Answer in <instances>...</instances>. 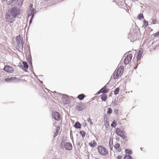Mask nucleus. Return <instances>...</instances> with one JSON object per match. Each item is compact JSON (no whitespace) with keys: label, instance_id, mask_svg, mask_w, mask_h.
Masks as SVG:
<instances>
[{"label":"nucleus","instance_id":"nucleus-1","mask_svg":"<svg viewBox=\"0 0 159 159\" xmlns=\"http://www.w3.org/2000/svg\"><path fill=\"white\" fill-rule=\"evenodd\" d=\"M141 34L139 31L135 30L133 32L129 35L130 39L133 41H134L139 39L140 37Z\"/></svg>","mask_w":159,"mask_h":159},{"label":"nucleus","instance_id":"nucleus-2","mask_svg":"<svg viewBox=\"0 0 159 159\" xmlns=\"http://www.w3.org/2000/svg\"><path fill=\"white\" fill-rule=\"evenodd\" d=\"M8 11L16 18L18 15H19L20 13V9L16 7H13L10 9Z\"/></svg>","mask_w":159,"mask_h":159},{"label":"nucleus","instance_id":"nucleus-3","mask_svg":"<svg viewBox=\"0 0 159 159\" xmlns=\"http://www.w3.org/2000/svg\"><path fill=\"white\" fill-rule=\"evenodd\" d=\"M5 18L6 21L9 24L15 21L16 18L14 17L8 11L7 12L5 16Z\"/></svg>","mask_w":159,"mask_h":159},{"label":"nucleus","instance_id":"nucleus-4","mask_svg":"<svg viewBox=\"0 0 159 159\" xmlns=\"http://www.w3.org/2000/svg\"><path fill=\"white\" fill-rule=\"evenodd\" d=\"M98 152L103 156H106L108 154L107 150L103 146L99 145L97 148Z\"/></svg>","mask_w":159,"mask_h":159},{"label":"nucleus","instance_id":"nucleus-5","mask_svg":"<svg viewBox=\"0 0 159 159\" xmlns=\"http://www.w3.org/2000/svg\"><path fill=\"white\" fill-rule=\"evenodd\" d=\"M116 133L117 135L120 136L124 139H125L127 138V136L125 134V131L121 130L119 128H117L116 129Z\"/></svg>","mask_w":159,"mask_h":159},{"label":"nucleus","instance_id":"nucleus-6","mask_svg":"<svg viewBox=\"0 0 159 159\" xmlns=\"http://www.w3.org/2000/svg\"><path fill=\"white\" fill-rule=\"evenodd\" d=\"M125 58L124 61V62L125 64H128L131 61L132 56L131 54H127L125 55Z\"/></svg>","mask_w":159,"mask_h":159},{"label":"nucleus","instance_id":"nucleus-7","mask_svg":"<svg viewBox=\"0 0 159 159\" xmlns=\"http://www.w3.org/2000/svg\"><path fill=\"white\" fill-rule=\"evenodd\" d=\"M143 50L142 48H140L138 52V53L137 56V63L139 64V62L141 60V58L142 56L143 53Z\"/></svg>","mask_w":159,"mask_h":159},{"label":"nucleus","instance_id":"nucleus-8","mask_svg":"<svg viewBox=\"0 0 159 159\" xmlns=\"http://www.w3.org/2000/svg\"><path fill=\"white\" fill-rule=\"evenodd\" d=\"M3 70L5 71L10 73H13L14 71V69L12 67L7 65L4 66Z\"/></svg>","mask_w":159,"mask_h":159},{"label":"nucleus","instance_id":"nucleus-9","mask_svg":"<svg viewBox=\"0 0 159 159\" xmlns=\"http://www.w3.org/2000/svg\"><path fill=\"white\" fill-rule=\"evenodd\" d=\"M52 117L55 120L59 121L60 119V114L57 112L54 111L52 113Z\"/></svg>","mask_w":159,"mask_h":159},{"label":"nucleus","instance_id":"nucleus-10","mask_svg":"<svg viewBox=\"0 0 159 159\" xmlns=\"http://www.w3.org/2000/svg\"><path fill=\"white\" fill-rule=\"evenodd\" d=\"M33 4H31L29 8V13L28 14V16L32 15V17H33L34 16V11L33 9Z\"/></svg>","mask_w":159,"mask_h":159},{"label":"nucleus","instance_id":"nucleus-11","mask_svg":"<svg viewBox=\"0 0 159 159\" xmlns=\"http://www.w3.org/2000/svg\"><path fill=\"white\" fill-rule=\"evenodd\" d=\"M124 71V68L123 66H120L115 71L117 73H118L119 75L121 76L123 73Z\"/></svg>","mask_w":159,"mask_h":159},{"label":"nucleus","instance_id":"nucleus-12","mask_svg":"<svg viewBox=\"0 0 159 159\" xmlns=\"http://www.w3.org/2000/svg\"><path fill=\"white\" fill-rule=\"evenodd\" d=\"M64 147L66 150H71L72 148L71 144L68 142H66L65 143Z\"/></svg>","mask_w":159,"mask_h":159},{"label":"nucleus","instance_id":"nucleus-13","mask_svg":"<svg viewBox=\"0 0 159 159\" xmlns=\"http://www.w3.org/2000/svg\"><path fill=\"white\" fill-rule=\"evenodd\" d=\"M109 89L107 88L106 85H105L100 89V91L103 93H106L108 92Z\"/></svg>","mask_w":159,"mask_h":159},{"label":"nucleus","instance_id":"nucleus-14","mask_svg":"<svg viewBox=\"0 0 159 159\" xmlns=\"http://www.w3.org/2000/svg\"><path fill=\"white\" fill-rule=\"evenodd\" d=\"M114 147L116 149V151H117L119 152H120L121 151V149L120 147V145L118 143H117L114 145Z\"/></svg>","mask_w":159,"mask_h":159},{"label":"nucleus","instance_id":"nucleus-15","mask_svg":"<svg viewBox=\"0 0 159 159\" xmlns=\"http://www.w3.org/2000/svg\"><path fill=\"white\" fill-rule=\"evenodd\" d=\"M75 108L76 110L78 111H81L84 109V106L81 104H79L76 106Z\"/></svg>","mask_w":159,"mask_h":159},{"label":"nucleus","instance_id":"nucleus-16","mask_svg":"<svg viewBox=\"0 0 159 159\" xmlns=\"http://www.w3.org/2000/svg\"><path fill=\"white\" fill-rule=\"evenodd\" d=\"M16 79L15 77H7L5 79V81L7 82H9Z\"/></svg>","mask_w":159,"mask_h":159},{"label":"nucleus","instance_id":"nucleus-17","mask_svg":"<svg viewBox=\"0 0 159 159\" xmlns=\"http://www.w3.org/2000/svg\"><path fill=\"white\" fill-rule=\"evenodd\" d=\"M120 76V75H119L118 74V73H117V72H116L115 71L113 74L112 77L113 79H116Z\"/></svg>","mask_w":159,"mask_h":159},{"label":"nucleus","instance_id":"nucleus-18","mask_svg":"<svg viewBox=\"0 0 159 159\" xmlns=\"http://www.w3.org/2000/svg\"><path fill=\"white\" fill-rule=\"evenodd\" d=\"M100 96L101 99L102 101H105L106 100L107 98V95L105 94H102Z\"/></svg>","mask_w":159,"mask_h":159},{"label":"nucleus","instance_id":"nucleus-19","mask_svg":"<svg viewBox=\"0 0 159 159\" xmlns=\"http://www.w3.org/2000/svg\"><path fill=\"white\" fill-rule=\"evenodd\" d=\"M89 145L92 147H95L97 145V143L94 140L89 143Z\"/></svg>","mask_w":159,"mask_h":159},{"label":"nucleus","instance_id":"nucleus-20","mask_svg":"<svg viewBox=\"0 0 159 159\" xmlns=\"http://www.w3.org/2000/svg\"><path fill=\"white\" fill-rule=\"evenodd\" d=\"M85 96L84 94H81L78 95L77 98L80 100H82L84 99Z\"/></svg>","mask_w":159,"mask_h":159},{"label":"nucleus","instance_id":"nucleus-21","mask_svg":"<svg viewBox=\"0 0 159 159\" xmlns=\"http://www.w3.org/2000/svg\"><path fill=\"white\" fill-rule=\"evenodd\" d=\"M60 130V127L59 126H57L56 128V131L55 133V134L54 135V137H55L58 134V133L59 132Z\"/></svg>","mask_w":159,"mask_h":159},{"label":"nucleus","instance_id":"nucleus-22","mask_svg":"<svg viewBox=\"0 0 159 159\" xmlns=\"http://www.w3.org/2000/svg\"><path fill=\"white\" fill-rule=\"evenodd\" d=\"M74 127L75 128H80L81 127V125L79 122H76L74 125Z\"/></svg>","mask_w":159,"mask_h":159},{"label":"nucleus","instance_id":"nucleus-23","mask_svg":"<svg viewBox=\"0 0 159 159\" xmlns=\"http://www.w3.org/2000/svg\"><path fill=\"white\" fill-rule=\"evenodd\" d=\"M23 63L24 65V67L25 69H28V66L27 64V63L25 61L23 62Z\"/></svg>","mask_w":159,"mask_h":159},{"label":"nucleus","instance_id":"nucleus-24","mask_svg":"<svg viewBox=\"0 0 159 159\" xmlns=\"http://www.w3.org/2000/svg\"><path fill=\"white\" fill-rule=\"evenodd\" d=\"M119 91H120V89L119 87L115 89V90L114 93V95H116L117 94H118L119 92Z\"/></svg>","mask_w":159,"mask_h":159},{"label":"nucleus","instance_id":"nucleus-25","mask_svg":"<svg viewBox=\"0 0 159 159\" xmlns=\"http://www.w3.org/2000/svg\"><path fill=\"white\" fill-rule=\"evenodd\" d=\"M124 159H132V157L130 155H126L125 156Z\"/></svg>","mask_w":159,"mask_h":159},{"label":"nucleus","instance_id":"nucleus-26","mask_svg":"<svg viewBox=\"0 0 159 159\" xmlns=\"http://www.w3.org/2000/svg\"><path fill=\"white\" fill-rule=\"evenodd\" d=\"M116 125V122L115 120H114L111 124V126L113 127H115Z\"/></svg>","mask_w":159,"mask_h":159},{"label":"nucleus","instance_id":"nucleus-27","mask_svg":"<svg viewBox=\"0 0 159 159\" xmlns=\"http://www.w3.org/2000/svg\"><path fill=\"white\" fill-rule=\"evenodd\" d=\"M143 18V14H140L138 17V19L139 20H141Z\"/></svg>","mask_w":159,"mask_h":159},{"label":"nucleus","instance_id":"nucleus-28","mask_svg":"<svg viewBox=\"0 0 159 159\" xmlns=\"http://www.w3.org/2000/svg\"><path fill=\"white\" fill-rule=\"evenodd\" d=\"M80 134H81L83 138L85 136V132L83 130H81L80 131Z\"/></svg>","mask_w":159,"mask_h":159},{"label":"nucleus","instance_id":"nucleus-29","mask_svg":"<svg viewBox=\"0 0 159 159\" xmlns=\"http://www.w3.org/2000/svg\"><path fill=\"white\" fill-rule=\"evenodd\" d=\"M115 157L116 159H122L123 158V157L122 155H119Z\"/></svg>","mask_w":159,"mask_h":159},{"label":"nucleus","instance_id":"nucleus-30","mask_svg":"<svg viewBox=\"0 0 159 159\" xmlns=\"http://www.w3.org/2000/svg\"><path fill=\"white\" fill-rule=\"evenodd\" d=\"M112 110L110 108H108V111H107V113L108 114H111L112 113Z\"/></svg>","mask_w":159,"mask_h":159},{"label":"nucleus","instance_id":"nucleus-31","mask_svg":"<svg viewBox=\"0 0 159 159\" xmlns=\"http://www.w3.org/2000/svg\"><path fill=\"white\" fill-rule=\"evenodd\" d=\"M125 151L126 153H128L129 154H131L132 153V152L131 150L126 149Z\"/></svg>","mask_w":159,"mask_h":159},{"label":"nucleus","instance_id":"nucleus-32","mask_svg":"<svg viewBox=\"0 0 159 159\" xmlns=\"http://www.w3.org/2000/svg\"><path fill=\"white\" fill-rule=\"evenodd\" d=\"M153 35L154 37H157L158 36H159V31L158 32H157L156 33L154 34H153Z\"/></svg>","mask_w":159,"mask_h":159},{"label":"nucleus","instance_id":"nucleus-33","mask_svg":"<svg viewBox=\"0 0 159 159\" xmlns=\"http://www.w3.org/2000/svg\"><path fill=\"white\" fill-rule=\"evenodd\" d=\"M152 22L153 24H156L157 23V21L156 19H152Z\"/></svg>","mask_w":159,"mask_h":159},{"label":"nucleus","instance_id":"nucleus-34","mask_svg":"<svg viewBox=\"0 0 159 159\" xmlns=\"http://www.w3.org/2000/svg\"><path fill=\"white\" fill-rule=\"evenodd\" d=\"M18 1H20V3H18V5H19L21 6L23 4V0H18Z\"/></svg>","mask_w":159,"mask_h":159},{"label":"nucleus","instance_id":"nucleus-35","mask_svg":"<svg viewBox=\"0 0 159 159\" xmlns=\"http://www.w3.org/2000/svg\"><path fill=\"white\" fill-rule=\"evenodd\" d=\"M144 25L146 26H147L148 25V23L146 21H144Z\"/></svg>","mask_w":159,"mask_h":159},{"label":"nucleus","instance_id":"nucleus-36","mask_svg":"<svg viewBox=\"0 0 159 159\" xmlns=\"http://www.w3.org/2000/svg\"><path fill=\"white\" fill-rule=\"evenodd\" d=\"M88 121L89 122L90 124H93V123L92 122L90 118H89L88 119Z\"/></svg>","mask_w":159,"mask_h":159},{"label":"nucleus","instance_id":"nucleus-37","mask_svg":"<svg viewBox=\"0 0 159 159\" xmlns=\"http://www.w3.org/2000/svg\"><path fill=\"white\" fill-rule=\"evenodd\" d=\"M102 93V92H101L100 90L99 91H98V92H97V93L98 94H100V93Z\"/></svg>","mask_w":159,"mask_h":159},{"label":"nucleus","instance_id":"nucleus-38","mask_svg":"<svg viewBox=\"0 0 159 159\" xmlns=\"http://www.w3.org/2000/svg\"><path fill=\"white\" fill-rule=\"evenodd\" d=\"M21 46L22 48L23 49V44H21Z\"/></svg>","mask_w":159,"mask_h":159},{"label":"nucleus","instance_id":"nucleus-39","mask_svg":"<svg viewBox=\"0 0 159 159\" xmlns=\"http://www.w3.org/2000/svg\"><path fill=\"white\" fill-rule=\"evenodd\" d=\"M32 18L33 17H32V18L30 20V23H31V21H32Z\"/></svg>","mask_w":159,"mask_h":159},{"label":"nucleus","instance_id":"nucleus-40","mask_svg":"<svg viewBox=\"0 0 159 159\" xmlns=\"http://www.w3.org/2000/svg\"><path fill=\"white\" fill-rule=\"evenodd\" d=\"M53 124L55 126H56V122H55V123H54Z\"/></svg>","mask_w":159,"mask_h":159},{"label":"nucleus","instance_id":"nucleus-41","mask_svg":"<svg viewBox=\"0 0 159 159\" xmlns=\"http://www.w3.org/2000/svg\"><path fill=\"white\" fill-rule=\"evenodd\" d=\"M53 159H60L58 158L55 157V158H54Z\"/></svg>","mask_w":159,"mask_h":159},{"label":"nucleus","instance_id":"nucleus-42","mask_svg":"<svg viewBox=\"0 0 159 159\" xmlns=\"http://www.w3.org/2000/svg\"><path fill=\"white\" fill-rule=\"evenodd\" d=\"M94 159H99L98 158H96Z\"/></svg>","mask_w":159,"mask_h":159},{"label":"nucleus","instance_id":"nucleus-43","mask_svg":"<svg viewBox=\"0 0 159 159\" xmlns=\"http://www.w3.org/2000/svg\"><path fill=\"white\" fill-rule=\"evenodd\" d=\"M62 143H61V145L62 144Z\"/></svg>","mask_w":159,"mask_h":159}]
</instances>
